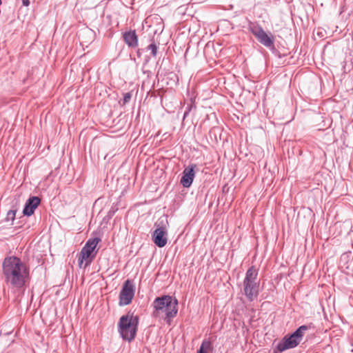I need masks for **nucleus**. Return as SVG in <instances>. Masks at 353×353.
<instances>
[{"instance_id":"9b49d317","label":"nucleus","mask_w":353,"mask_h":353,"mask_svg":"<svg viewBox=\"0 0 353 353\" xmlns=\"http://www.w3.org/2000/svg\"><path fill=\"white\" fill-rule=\"evenodd\" d=\"M40 203L41 199L38 196H30L25 203L23 214L28 216H31L34 214L35 209L39 206Z\"/></svg>"},{"instance_id":"a211bd4d","label":"nucleus","mask_w":353,"mask_h":353,"mask_svg":"<svg viewBox=\"0 0 353 353\" xmlns=\"http://www.w3.org/2000/svg\"><path fill=\"white\" fill-rule=\"evenodd\" d=\"M22 3L24 6H28L30 5L29 0H22Z\"/></svg>"},{"instance_id":"f3484780","label":"nucleus","mask_w":353,"mask_h":353,"mask_svg":"<svg viewBox=\"0 0 353 353\" xmlns=\"http://www.w3.org/2000/svg\"><path fill=\"white\" fill-rule=\"evenodd\" d=\"M190 111V108H188V110L184 112L183 119H185L188 115L189 114V112Z\"/></svg>"},{"instance_id":"2eb2a0df","label":"nucleus","mask_w":353,"mask_h":353,"mask_svg":"<svg viewBox=\"0 0 353 353\" xmlns=\"http://www.w3.org/2000/svg\"><path fill=\"white\" fill-rule=\"evenodd\" d=\"M16 215V210H9L7 213L6 219L14 221Z\"/></svg>"},{"instance_id":"6ab92c4d","label":"nucleus","mask_w":353,"mask_h":353,"mask_svg":"<svg viewBox=\"0 0 353 353\" xmlns=\"http://www.w3.org/2000/svg\"><path fill=\"white\" fill-rule=\"evenodd\" d=\"M85 32L88 34H92V31L90 29H87V30H85Z\"/></svg>"},{"instance_id":"7ed1b4c3","label":"nucleus","mask_w":353,"mask_h":353,"mask_svg":"<svg viewBox=\"0 0 353 353\" xmlns=\"http://www.w3.org/2000/svg\"><path fill=\"white\" fill-rule=\"evenodd\" d=\"M139 317L128 312L119 319L118 332L121 338L129 342L134 339L138 330Z\"/></svg>"},{"instance_id":"423d86ee","label":"nucleus","mask_w":353,"mask_h":353,"mask_svg":"<svg viewBox=\"0 0 353 353\" xmlns=\"http://www.w3.org/2000/svg\"><path fill=\"white\" fill-rule=\"evenodd\" d=\"M168 225L166 218H160L155 223L156 229L152 237L153 242L159 248L164 247L168 243Z\"/></svg>"},{"instance_id":"f257e3e1","label":"nucleus","mask_w":353,"mask_h":353,"mask_svg":"<svg viewBox=\"0 0 353 353\" xmlns=\"http://www.w3.org/2000/svg\"><path fill=\"white\" fill-rule=\"evenodd\" d=\"M2 271L5 283L12 288L21 290L30 277V268L17 256H11L4 259Z\"/></svg>"},{"instance_id":"4468645a","label":"nucleus","mask_w":353,"mask_h":353,"mask_svg":"<svg viewBox=\"0 0 353 353\" xmlns=\"http://www.w3.org/2000/svg\"><path fill=\"white\" fill-rule=\"evenodd\" d=\"M147 49L148 50H150L151 51V54L152 55V57H155L157 54V50H158V46L157 45L154 43V42H152L151 43L148 47H147Z\"/></svg>"},{"instance_id":"f03ea898","label":"nucleus","mask_w":353,"mask_h":353,"mask_svg":"<svg viewBox=\"0 0 353 353\" xmlns=\"http://www.w3.org/2000/svg\"><path fill=\"white\" fill-rule=\"evenodd\" d=\"M152 306L154 307L152 316L157 317L161 312H164V320L168 325L178 313V300L170 295L155 298L152 302Z\"/></svg>"},{"instance_id":"1a4fd4ad","label":"nucleus","mask_w":353,"mask_h":353,"mask_svg":"<svg viewBox=\"0 0 353 353\" xmlns=\"http://www.w3.org/2000/svg\"><path fill=\"white\" fill-rule=\"evenodd\" d=\"M101 241V239L99 237H94L89 239L85 245L82 248L80 256L79 257V264H82L83 260L88 259L91 254L94 251L97 244Z\"/></svg>"},{"instance_id":"9d476101","label":"nucleus","mask_w":353,"mask_h":353,"mask_svg":"<svg viewBox=\"0 0 353 353\" xmlns=\"http://www.w3.org/2000/svg\"><path fill=\"white\" fill-rule=\"evenodd\" d=\"M195 164H191L185 168L183 171L180 183L184 188H189L192 185L195 176Z\"/></svg>"},{"instance_id":"f8f14e48","label":"nucleus","mask_w":353,"mask_h":353,"mask_svg":"<svg viewBox=\"0 0 353 353\" xmlns=\"http://www.w3.org/2000/svg\"><path fill=\"white\" fill-rule=\"evenodd\" d=\"M123 38L125 43L130 48H134L138 46V37L135 30H130L123 33Z\"/></svg>"},{"instance_id":"39448f33","label":"nucleus","mask_w":353,"mask_h":353,"mask_svg":"<svg viewBox=\"0 0 353 353\" xmlns=\"http://www.w3.org/2000/svg\"><path fill=\"white\" fill-rule=\"evenodd\" d=\"M258 270L251 266L245 273L243 280V293L250 301H252L259 294V281L257 279Z\"/></svg>"},{"instance_id":"ddd939ff","label":"nucleus","mask_w":353,"mask_h":353,"mask_svg":"<svg viewBox=\"0 0 353 353\" xmlns=\"http://www.w3.org/2000/svg\"><path fill=\"white\" fill-rule=\"evenodd\" d=\"M210 347L211 343L208 341L204 340L198 350L197 353H205Z\"/></svg>"},{"instance_id":"0eeeda50","label":"nucleus","mask_w":353,"mask_h":353,"mask_svg":"<svg viewBox=\"0 0 353 353\" xmlns=\"http://www.w3.org/2000/svg\"><path fill=\"white\" fill-rule=\"evenodd\" d=\"M248 30L255 36L257 40L264 46L274 48V38L272 34L268 35L263 28L256 23L250 22Z\"/></svg>"},{"instance_id":"dca6fc26","label":"nucleus","mask_w":353,"mask_h":353,"mask_svg":"<svg viewBox=\"0 0 353 353\" xmlns=\"http://www.w3.org/2000/svg\"><path fill=\"white\" fill-rule=\"evenodd\" d=\"M131 99V94L130 92H127L123 96V103L125 104L130 101Z\"/></svg>"},{"instance_id":"6e6552de","label":"nucleus","mask_w":353,"mask_h":353,"mask_svg":"<svg viewBox=\"0 0 353 353\" xmlns=\"http://www.w3.org/2000/svg\"><path fill=\"white\" fill-rule=\"evenodd\" d=\"M135 292V287L132 283L129 280H126L121 288L119 294V302L120 306L128 305L131 303Z\"/></svg>"},{"instance_id":"20e7f679","label":"nucleus","mask_w":353,"mask_h":353,"mask_svg":"<svg viewBox=\"0 0 353 353\" xmlns=\"http://www.w3.org/2000/svg\"><path fill=\"white\" fill-rule=\"evenodd\" d=\"M310 328V325H303L291 334L285 336L276 346L274 353L282 352L298 346L303 339L305 332Z\"/></svg>"}]
</instances>
